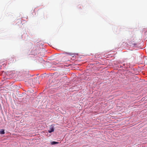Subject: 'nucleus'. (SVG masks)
Instances as JSON below:
<instances>
[{
  "instance_id": "f257e3e1",
  "label": "nucleus",
  "mask_w": 147,
  "mask_h": 147,
  "mask_svg": "<svg viewBox=\"0 0 147 147\" xmlns=\"http://www.w3.org/2000/svg\"><path fill=\"white\" fill-rule=\"evenodd\" d=\"M129 44L131 46H135L136 45V44L134 43V42L133 41H131L129 43Z\"/></svg>"
},
{
  "instance_id": "f03ea898",
  "label": "nucleus",
  "mask_w": 147,
  "mask_h": 147,
  "mask_svg": "<svg viewBox=\"0 0 147 147\" xmlns=\"http://www.w3.org/2000/svg\"><path fill=\"white\" fill-rule=\"evenodd\" d=\"M54 131V129L53 127H52L48 131L49 133H51Z\"/></svg>"
},
{
  "instance_id": "7ed1b4c3",
  "label": "nucleus",
  "mask_w": 147,
  "mask_h": 147,
  "mask_svg": "<svg viewBox=\"0 0 147 147\" xmlns=\"http://www.w3.org/2000/svg\"><path fill=\"white\" fill-rule=\"evenodd\" d=\"M59 143L58 142H55V141H53L51 142V144L52 145H54L55 144H57Z\"/></svg>"
},
{
  "instance_id": "20e7f679",
  "label": "nucleus",
  "mask_w": 147,
  "mask_h": 147,
  "mask_svg": "<svg viewBox=\"0 0 147 147\" xmlns=\"http://www.w3.org/2000/svg\"><path fill=\"white\" fill-rule=\"evenodd\" d=\"M5 134L4 130L3 129H2L1 131H0V134Z\"/></svg>"
},
{
  "instance_id": "39448f33",
  "label": "nucleus",
  "mask_w": 147,
  "mask_h": 147,
  "mask_svg": "<svg viewBox=\"0 0 147 147\" xmlns=\"http://www.w3.org/2000/svg\"><path fill=\"white\" fill-rule=\"evenodd\" d=\"M69 55H71V56H72L73 55H74V54H73V53H68Z\"/></svg>"
}]
</instances>
